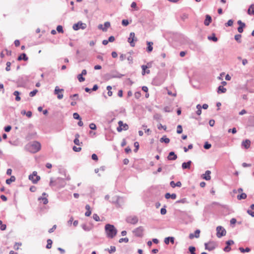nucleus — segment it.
Masks as SVG:
<instances>
[{"label":"nucleus","mask_w":254,"mask_h":254,"mask_svg":"<svg viewBox=\"0 0 254 254\" xmlns=\"http://www.w3.org/2000/svg\"><path fill=\"white\" fill-rule=\"evenodd\" d=\"M6 67H5V70L7 71H8L10 70V65H11V63L9 62H7L6 64Z\"/></svg>","instance_id":"56"},{"label":"nucleus","mask_w":254,"mask_h":254,"mask_svg":"<svg viewBox=\"0 0 254 254\" xmlns=\"http://www.w3.org/2000/svg\"><path fill=\"white\" fill-rule=\"evenodd\" d=\"M233 24V20L232 19H230L228 21L227 23H225L226 26H232Z\"/></svg>","instance_id":"53"},{"label":"nucleus","mask_w":254,"mask_h":254,"mask_svg":"<svg viewBox=\"0 0 254 254\" xmlns=\"http://www.w3.org/2000/svg\"><path fill=\"white\" fill-rule=\"evenodd\" d=\"M189 250L190 253V254H196L195 253V248L193 246H190L189 248Z\"/></svg>","instance_id":"42"},{"label":"nucleus","mask_w":254,"mask_h":254,"mask_svg":"<svg viewBox=\"0 0 254 254\" xmlns=\"http://www.w3.org/2000/svg\"><path fill=\"white\" fill-rule=\"evenodd\" d=\"M217 231V237L218 238H221L222 236H225L226 234V231L222 226H219L216 228Z\"/></svg>","instance_id":"8"},{"label":"nucleus","mask_w":254,"mask_h":254,"mask_svg":"<svg viewBox=\"0 0 254 254\" xmlns=\"http://www.w3.org/2000/svg\"><path fill=\"white\" fill-rule=\"evenodd\" d=\"M39 200L42 199L44 204H47L48 203V200L46 197H40L38 198Z\"/></svg>","instance_id":"51"},{"label":"nucleus","mask_w":254,"mask_h":254,"mask_svg":"<svg viewBox=\"0 0 254 254\" xmlns=\"http://www.w3.org/2000/svg\"><path fill=\"white\" fill-rule=\"evenodd\" d=\"M57 31L59 33H63L64 32L63 26L61 25H58L57 27Z\"/></svg>","instance_id":"48"},{"label":"nucleus","mask_w":254,"mask_h":254,"mask_svg":"<svg viewBox=\"0 0 254 254\" xmlns=\"http://www.w3.org/2000/svg\"><path fill=\"white\" fill-rule=\"evenodd\" d=\"M116 251V247L115 246H111L110 248L108 249V252L110 254H113Z\"/></svg>","instance_id":"47"},{"label":"nucleus","mask_w":254,"mask_h":254,"mask_svg":"<svg viewBox=\"0 0 254 254\" xmlns=\"http://www.w3.org/2000/svg\"><path fill=\"white\" fill-rule=\"evenodd\" d=\"M79 136H80V135L78 133H76L75 135V138L74 139L73 142H74V144L77 145H80V142H79V140L78 139Z\"/></svg>","instance_id":"31"},{"label":"nucleus","mask_w":254,"mask_h":254,"mask_svg":"<svg viewBox=\"0 0 254 254\" xmlns=\"http://www.w3.org/2000/svg\"><path fill=\"white\" fill-rule=\"evenodd\" d=\"M119 127H117V129L118 131L121 132L123 130H126L128 129V125L126 124H124L123 122L121 121H120L118 122Z\"/></svg>","instance_id":"11"},{"label":"nucleus","mask_w":254,"mask_h":254,"mask_svg":"<svg viewBox=\"0 0 254 254\" xmlns=\"http://www.w3.org/2000/svg\"><path fill=\"white\" fill-rule=\"evenodd\" d=\"M211 146V144L209 143L208 142H206L203 146L204 148L205 149H209V148H210Z\"/></svg>","instance_id":"55"},{"label":"nucleus","mask_w":254,"mask_h":254,"mask_svg":"<svg viewBox=\"0 0 254 254\" xmlns=\"http://www.w3.org/2000/svg\"><path fill=\"white\" fill-rule=\"evenodd\" d=\"M196 109H197V111H196V114L197 115H200V114H201V109H202L201 106L200 104H198L196 106Z\"/></svg>","instance_id":"35"},{"label":"nucleus","mask_w":254,"mask_h":254,"mask_svg":"<svg viewBox=\"0 0 254 254\" xmlns=\"http://www.w3.org/2000/svg\"><path fill=\"white\" fill-rule=\"evenodd\" d=\"M79 95L78 94H74L73 95H71L69 96V98L73 100H76L78 99Z\"/></svg>","instance_id":"44"},{"label":"nucleus","mask_w":254,"mask_h":254,"mask_svg":"<svg viewBox=\"0 0 254 254\" xmlns=\"http://www.w3.org/2000/svg\"><path fill=\"white\" fill-rule=\"evenodd\" d=\"M111 76L113 78H120L124 76V74H121L116 70H112L111 72Z\"/></svg>","instance_id":"14"},{"label":"nucleus","mask_w":254,"mask_h":254,"mask_svg":"<svg viewBox=\"0 0 254 254\" xmlns=\"http://www.w3.org/2000/svg\"><path fill=\"white\" fill-rule=\"evenodd\" d=\"M228 132H232L233 134H235L237 132V129L235 127H233L232 129H229Z\"/></svg>","instance_id":"62"},{"label":"nucleus","mask_w":254,"mask_h":254,"mask_svg":"<svg viewBox=\"0 0 254 254\" xmlns=\"http://www.w3.org/2000/svg\"><path fill=\"white\" fill-rule=\"evenodd\" d=\"M20 94V92L18 91H15L13 93V94L15 96V100L16 101H19L21 99V98L19 96Z\"/></svg>","instance_id":"32"},{"label":"nucleus","mask_w":254,"mask_h":254,"mask_svg":"<svg viewBox=\"0 0 254 254\" xmlns=\"http://www.w3.org/2000/svg\"><path fill=\"white\" fill-rule=\"evenodd\" d=\"M81 227L85 231H90L91 230V227L88 226L85 224H83L81 225Z\"/></svg>","instance_id":"33"},{"label":"nucleus","mask_w":254,"mask_h":254,"mask_svg":"<svg viewBox=\"0 0 254 254\" xmlns=\"http://www.w3.org/2000/svg\"><path fill=\"white\" fill-rule=\"evenodd\" d=\"M210 174L211 171L209 170H207L205 172V174L203 175V176L202 177V178L206 181H209L211 179Z\"/></svg>","instance_id":"17"},{"label":"nucleus","mask_w":254,"mask_h":254,"mask_svg":"<svg viewBox=\"0 0 254 254\" xmlns=\"http://www.w3.org/2000/svg\"><path fill=\"white\" fill-rule=\"evenodd\" d=\"M134 146L135 147V149H134V151L135 152H136L138 151V148H139V146L138 142H135L134 143Z\"/></svg>","instance_id":"54"},{"label":"nucleus","mask_w":254,"mask_h":254,"mask_svg":"<svg viewBox=\"0 0 254 254\" xmlns=\"http://www.w3.org/2000/svg\"><path fill=\"white\" fill-rule=\"evenodd\" d=\"M241 37H242V35L241 34H237V35H235V39L239 43H241Z\"/></svg>","instance_id":"39"},{"label":"nucleus","mask_w":254,"mask_h":254,"mask_svg":"<svg viewBox=\"0 0 254 254\" xmlns=\"http://www.w3.org/2000/svg\"><path fill=\"white\" fill-rule=\"evenodd\" d=\"M200 233V230L198 229H197L195 231L194 234L190 233L189 235V238L190 239H192L194 238H198L199 237Z\"/></svg>","instance_id":"15"},{"label":"nucleus","mask_w":254,"mask_h":254,"mask_svg":"<svg viewBox=\"0 0 254 254\" xmlns=\"http://www.w3.org/2000/svg\"><path fill=\"white\" fill-rule=\"evenodd\" d=\"M87 27L86 24L83 23L82 21H78L77 23L74 24L72 26V28L74 30L77 31L80 29L82 30L85 29Z\"/></svg>","instance_id":"5"},{"label":"nucleus","mask_w":254,"mask_h":254,"mask_svg":"<svg viewBox=\"0 0 254 254\" xmlns=\"http://www.w3.org/2000/svg\"><path fill=\"white\" fill-rule=\"evenodd\" d=\"M126 221L128 223L135 225L138 222V219L136 216L130 215L127 217Z\"/></svg>","instance_id":"6"},{"label":"nucleus","mask_w":254,"mask_h":254,"mask_svg":"<svg viewBox=\"0 0 254 254\" xmlns=\"http://www.w3.org/2000/svg\"><path fill=\"white\" fill-rule=\"evenodd\" d=\"M191 164V161H188L187 162H184L182 164V167L183 169H190V165Z\"/></svg>","instance_id":"18"},{"label":"nucleus","mask_w":254,"mask_h":254,"mask_svg":"<svg viewBox=\"0 0 254 254\" xmlns=\"http://www.w3.org/2000/svg\"><path fill=\"white\" fill-rule=\"evenodd\" d=\"M16 178L14 176H11L10 178L6 180V183L7 185H10L12 182L15 181Z\"/></svg>","instance_id":"29"},{"label":"nucleus","mask_w":254,"mask_h":254,"mask_svg":"<svg viewBox=\"0 0 254 254\" xmlns=\"http://www.w3.org/2000/svg\"><path fill=\"white\" fill-rule=\"evenodd\" d=\"M129 240L127 238H121L119 240V242L120 243H122L123 242L127 243Z\"/></svg>","instance_id":"50"},{"label":"nucleus","mask_w":254,"mask_h":254,"mask_svg":"<svg viewBox=\"0 0 254 254\" xmlns=\"http://www.w3.org/2000/svg\"><path fill=\"white\" fill-rule=\"evenodd\" d=\"M29 179L31 180L33 184H36L40 179V177L37 175V172L34 171L32 174L29 176Z\"/></svg>","instance_id":"9"},{"label":"nucleus","mask_w":254,"mask_h":254,"mask_svg":"<svg viewBox=\"0 0 254 254\" xmlns=\"http://www.w3.org/2000/svg\"><path fill=\"white\" fill-rule=\"evenodd\" d=\"M147 51L148 52H151L153 50V47L152 45H153V43L152 42H147Z\"/></svg>","instance_id":"25"},{"label":"nucleus","mask_w":254,"mask_h":254,"mask_svg":"<svg viewBox=\"0 0 254 254\" xmlns=\"http://www.w3.org/2000/svg\"><path fill=\"white\" fill-rule=\"evenodd\" d=\"M208 39L213 42H217L218 41V38L216 37L215 34L213 33L211 36H209L208 37Z\"/></svg>","instance_id":"30"},{"label":"nucleus","mask_w":254,"mask_h":254,"mask_svg":"<svg viewBox=\"0 0 254 254\" xmlns=\"http://www.w3.org/2000/svg\"><path fill=\"white\" fill-rule=\"evenodd\" d=\"M187 199L186 198H184L183 199H181L180 200H179L176 201V203H188Z\"/></svg>","instance_id":"46"},{"label":"nucleus","mask_w":254,"mask_h":254,"mask_svg":"<svg viewBox=\"0 0 254 254\" xmlns=\"http://www.w3.org/2000/svg\"><path fill=\"white\" fill-rule=\"evenodd\" d=\"M212 18L209 15H206L205 17V19L204 21V24L206 26H208L210 23L211 22Z\"/></svg>","instance_id":"19"},{"label":"nucleus","mask_w":254,"mask_h":254,"mask_svg":"<svg viewBox=\"0 0 254 254\" xmlns=\"http://www.w3.org/2000/svg\"><path fill=\"white\" fill-rule=\"evenodd\" d=\"M77 79H78V81L80 82H83L84 81H85V78L83 77L82 74H79L77 75Z\"/></svg>","instance_id":"43"},{"label":"nucleus","mask_w":254,"mask_h":254,"mask_svg":"<svg viewBox=\"0 0 254 254\" xmlns=\"http://www.w3.org/2000/svg\"><path fill=\"white\" fill-rule=\"evenodd\" d=\"M38 90L37 89H35L34 90H33L32 91H31L30 93H29V96L30 97H33L34 96L36 93L38 92Z\"/></svg>","instance_id":"52"},{"label":"nucleus","mask_w":254,"mask_h":254,"mask_svg":"<svg viewBox=\"0 0 254 254\" xmlns=\"http://www.w3.org/2000/svg\"><path fill=\"white\" fill-rule=\"evenodd\" d=\"M144 228L142 226H139L132 231L133 234L135 236L137 237H142L143 236V232Z\"/></svg>","instance_id":"7"},{"label":"nucleus","mask_w":254,"mask_h":254,"mask_svg":"<svg viewBox=\"0 0 254 254\" xmlns=\"http://www.w3.org/2000/svg\"><path fill=\"white\" fill-rule=\"evenodd\" d=\"M64 90L63 89H60L58 86H56L54 90V94L55 95H57V98L59 99H61L63 98V94L62 93H60V92H63Z\"/></svg>","instance_id":"13"},{"label":"nucleus","mask_w":254,"mask_h":254,"mask_svg":"<svg viewBox=\"0 0 254 254\" xmlns=\"http://www.w3.org/2000/svg\"><path fill=\"white\" fill-rule=\"evenodd\" d=\"M137 38L135 37V34L134 32H131L129 34V37L128 38V42L130 43L131 47L135 46L134 41H137Z\"/></svg>","instance_id":"10"},{"label":"nucleus","mask_w":254,"mask_h":254,"mask_svg":"<svg viewBox=\"0 0 254 254\" xmlns=\"http://www.w3.org/2000/svg\"><path fill=\"white\" fill-rule=\"evenodd\" d=\"M247 194L245 193H242L241 194L237 195V199L238 200H241L247 198Z\"/></svg>","instance_id":"34"},{"label":"nucleus","mask_w":254,"mask_h":254,"mask_svg":"<svg viewBox=\"0 0 254 254\" xmlns=\"http://www.w3.org/2000/svg\"><path fill=\"white\" fill-rule=\"evenodd\" d=\"M161 142H165V143H169L170 142V139L167 138L166 135L163 136L160 139Z\"/></svg>","instance_id":"28"},{"label":"nucleus","mask_w":254,"mask_h":254,"mask_svg":"<svg viewBox=\"0 0 254 254\" xmlns=\"http://www.w3.org/2000/svg\"><path fill=\"white\" fill-rule=\"evenodd\" d=\"M73 117L75 120H81V118L77 113H74L73 114Z\"/></svg>","instance_id":"45"},{"label":"nucleus","mask_w":254,"mask_h":254,"mask_svg":"<svg viewBox=\"0 0 254 254\" xmlns=\"http://www.w3.org/2000/svg\"><path fill=\"white\" fill-rule=\"evenodd\" d=\"M169 242H170L172 244H174V238L172 237H168L165 239L164 242L166 244H169Z\"/></svg>","instance_id":"24"},{"label":"nucleus","mask_w":254,"mask_h":254,"mask_svg":"<svg viewBox=\"0 0 254 254\" xmlns=\"http://www.w3.org/2000/svg\"><path fill=\"white\" fill-rule=\"evenodd\" d=\"M104 78L106 80H109L113 78L112 76H111V72L105 74L104 75Z\"/></svg>","instance_id":"41"},{"label":"nucleus","mask_w":254,"mask_h":254,"mask_svg":"<svg viewBox=\"0 0 254 254\" xmlns=\"http://www.w3.org/2000/svg\"><path fill=\"white\" fill-rule=\"evenodd\" d=\"M239 250L240 251V252L241 253H245V252L248 253V252H250L251 251V249L248 248V247H247V248H246L245 249H244L242 247H240V248H239Z\"/></svg>","instance_id":"36"},{"label":"nucleus","mask_w":254,"mask_h":254,"mask_svg":"<svg viewBox=\"0 0 254 254\" xmlns=\"http://www.w3.org/2000/svg\"><path fill=\"white\" fill-rule=\"evenodd\" d=\"M105 230L107 237L109 238H113L117 233V230L113 225L107 224L105 225Z\"/></svg>","instance_id":"1"},{"label":"nucleus","mask_w":254,"mask_h":254,"mask_svg":"<svg viewBox=\"0 0 254 254\" xmlns=\"http://www.w3.org/2000/svg\"><path fill=\"white\" fill-rule=\"evenodd\" d=\"M251 145V141L249 139H246L243 141L242 143V145L245 148L248 149L250 147Z\"/></svg>","instance_id":"21"},{"label":"nucleus","mask_w":254,"mask_h":254,"mask_svg":"<svg viewBox=\"0 0 254 254\" xmlns=\"http://www.w3.org/2000/svg\"><path fill=\"white\" fill-rule=\"evenodd\" d=\"M28 60V58L25 53L21 54L20 56H18L17 58L18 61L23 60L24 61H27Z\"/></svg>","instance_id":"22"},{"label":"nucleus","mask_w":254,"mask_h":254,"mask_svg":"<svg viewBox=\"0 0 254 254\" xmlns=\"http://www.w3.org/2000/svg\"><path fill=\"white\" fill-rule=\"evenodd\" d=\"M64 180L61 178H58L55 181L51 178L49 185L51 187H56L58 188H63L65 186Z\"/></svg>","instance_id":"2"},{"label":"nucleus","mask_w":254,"mask_h":254,"mask_svg":"<svg viewBox=\"0 0 254 254\" xmlns=\"http://www.w3.org/2000/svg\"><path fill=\"white\" fill-rule=\"evenodd\" d=\"M56 228H57V225H54L52 228H51L49 230L48 232L49 233H51L53 232L56 230Z\"/></svg>","instance_id":"63"},{"label":"nucleus","mask_w":254,"mask_h":254,"mask_svg":"<svg viewBox=\"0 0 254 254\" xmlns=\"http://www.w3.org/2000/svg\"><path fill=\"white\" fill-rule=\"evenodd\" d=\"M104 28L102 29L103 31H106L108 28L110 26V23L109 22H106L104 23Z\"/></svg>","instance_id":"40"},{"label":"nucleus","mask_w":254,"mask_h":254,"mask_svg":"<svg viewBox=\"0 0 254 254\" xmlns=\"http://www.w3.org/2000/svg\"><path fill=\"white\" fill-rule=\"evenodd\" d=\"M141 68H142V74L143 75H144L146 73H147V74L150 73V70H146V68H147V65H142L141 66Z\"/></svg>","instance_id":"27"},{"label":"nucleus","mask_w":254,"mask_h":254,"mask_svg":"<svg viewBox=\"0 0 254 254\" xmlns=\"http://www.w3.org/2000/svg\"><path fill=\"white\" fill-rule=\"evenodd\" d=\"M27 148L29 151L32 153H36L40 150L41 148V144L37 141H34L32 143L27 145Z\"/></svg>","instance_id":"3"},{"label":"nucleus","mask_w":254,"mask_h":254,"mask_svg":"<svg viewBox=\"0 0 254 254\" xmlns=\"http://www.w3.org/2000/svg\"><path fill=\"white\" fill-rule=\"evenodd\" d=\"M247 12L249 15L254 16V4H252L249 6Z\"/></svg>","instance_id":"20"},{"label":"nucleus","mask_w":254,"mask_h":254,"mask_svg":"<svg viewBox=\"0 0 254 254\" xmlns=\"http://www.w3.org/2000/svg\"><path fill=\"white\" fill-rule=\"evenodd\" d=\"M89 127L91 129L95 130L96 129V126L94 123H91L89 125Z\"/></svg>","instance_id":"60"},{"label":"nucleus","mask_w":254,"mask_h":254,"mask_svg":"<svg viewBox=\"0 0 254 254\" xmlns=\"http://www.w3.org/2000/svg\"><path fill=\"white\" fill-rule=\"evenodd\" d=\"M183 132L182 127L181 125H178L177 126V132L178 134L182 133Z\"/></svg>","instance_id":"49"},{"label":"nucleus","mask_w":254,"mask_h":254,"mask_svg":"<svg viewBox=\"0 0 254 254\" xmlns=\"http://www.w3.org/2000/svg\"><path fill=\"white\" fill-rule=\"evenodd\" d=\"M110 202L115 204L117 207H120L124 204V199L122 197L115 195L112 198Z\"/></svg>","instance_id":"4"},{"label":"nucleus","mask_w":254,"mask_h":254,"mask_svg":"<svg viewBox=\"0 0 254 254\" xmlns=\"http://www.w3.org/2000/svg\"><path fill=\"white\" fill-rule=\"evenodd\" d=\"M204 245L205 249L209 251L213 250L216 247V244L213 242L205 243Z\"/></svg>","instance_id":"12"},{"label":"nucleus","mask_w":254,"mask_h":254,"mask_svg":"<svg viewBox=\"0 0 254 254\" xmlns=\"http://www.w3.org/2000/svg\"><path fill=\"white\" fill-rule=\"evenodd\" d=\"M226 90H227L225 88H224L223 86L220 85L218 87L217 93L218 94L224 93L226 92Z\"/></svg>","instance_id":"26"},{"label":"nucleus","mask_w":254,"mask_h":254,"mask_svg":"<svg viewBox=\"0 0 254 254\" xmlns=\"http://www.w3.org/2000/svg\"><path fill=\"white\" fill-rule=\"evenodd\" d=\"M122 24L124 26H127L128 25L129 22L127 19H123L122 21Z\"/></svg>","instance_id":"59"},{"label":"nucleus","mask_w":254,"mask_h":254,"mask_svg":"<svg viewBox=\"0 0 254 254\" xmlns=\"http://www.w3.org/2000/svg\"><path fill=\"white\" fill-rule=\"evenodd\" d=\"M177 195L176 193H172L170 194V193H166L165 195V197L166 199H169L170 198H171L173 199H175L176 198Z\"/></svg>","instance_id":"23"},{"label":"nucleus","mask_w":254,"mask_h":254,"mask_svg":"<svg viewBox=\"0 0 254 254\" xmlns=\"http://www.w3.org/2000/svg\"><path fill=\"white\" fill-rule=\"evenodd\" d=\"M177 158V155L174 152L171 151L169 153L167 159L169 160H175Z\"/></svg>","instance_id":"16"},{"label":"nucleus","mask_w":254,"mask_h":254,"mask_svg":"<svg viewBox=\"0 0 254 254\" xmlns=\"http://www.w3.org/2000/svg\"><path fill=\"white\" fill-rule=\"evenodd\" d=\"M245 27H246L245 23L243 24V25H239V26L238 28V31L240 33H242L244 31V30H243L244 28H245Z\"/></svg>","instance_id":"38"},{"label":"nucleus","mask_w":254,"mask_h":254,"mask_svg":"<svg viewBox=\"0 0 254 254\" xmlns=\"http://www.w3.org/2000/svg\"><path fill=\"white\" fill-rule=\"evenodd\" d=\"M47 242V244L46 245V248L48 249H50L52 247L53 241L51 239H48Z\"/></svg>","instance_id":"37"},{"label":"nucleus","mask_w":254,"mask_h":254,"mask_svg":"<svg viewBox=\"0 0 254 254\" xmlns=\"http://www.w3.org/2000/svg\"><path fill=\"white\" fill-rule=\"evenodd\" d=\"M93 218L96 221H99L100 220L99 216L97 214H93Z\"/></svg>","instance_id":"57"},{"label":"nucleus","mask_w":254,"mask_h":254,"mask_svg":"<svg viewBox=\"0 0 254 254\" xmlns=\"http://www.w3.org/2000/svg\"><path fill=\"white\" fill-rule=\"evenodd\" d=\"M234 241H233L232 240H228L226 242V244L227 245V246H228L229 247H230V246L234 244Z\"/></svg>","instance_id":"61"},{"label":"nucleus","mask_w":254,"mask_h":254,"mask_svg":"<svg viewBox=\"0 0 254 254\" xmlns=\"http://www.w3.org/2000/svg\"><path fill=\"white\" fill-rule=\"evenodd\" d=\"M247 213L250 215L251 216L254 217V211H252L251 210L248 209L247 210Z\"/></svg>","instance_id":"64"},{"label":"nucleus","mask_w":254,"mask_h":254,"mask_svg":"<svg viewBox=\"0 0 254 254\" xmlns=\"http://www.w3.org/2000/svg\"><path fill=\"white\" fill-rule=\"evenodd\" d=\"M166 206H164L163 207H162L160 210V213L162 215H165L167 213V210L165 208Z\"/></svg>","instance_id":"58"}]
</instances>
